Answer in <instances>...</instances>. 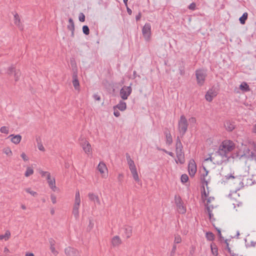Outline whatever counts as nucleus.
Segmentation results:
<instances>
[{
	"label": "nucleus",
	"mask_w": 256,
	"mask_h": 256,
	"mask_svg": "<svg viewBox=\"0 0 256 256\" xmlns=\"http://www.w3.org/2000/svg\"><path fill=\"white\" fill-rule=\"evenodd\" d=\"M180 150H178V154L176 152V154H177V156L178 158V160H180V159L182 158V156H180Z\"/></svg>",
	"instance_id": "680f3d73"
},
{
	"label": "nucleus",
	"mask_w": 256,
	"mask_h": 256,
	"mask_svg": "<svg viewBox=\"0 0 256 256\" xmlns=\"http://www.w3.org/2000/svg\"><path fill=\"white\" fill-rule=\"evenodd\" d=\"M49 243L50 244V246H54L55 245V240L52 238H50L48 240Z\"/></svg>",
	"instance_id": "09e8293b"
},
{
	"label": "nucleus",
	"mask_w": 256,
	"mask_h": 256,
	"mask_svg": "<svg viewBox=\"0 0 256 256\" xmlns=\"http://www.w3.org/2000/svg\"><path fill=\"white\" fill-rule=\"evenodd\" d=\"M48 184L50 188L54 192H56L57 189V188L56 186L55 178H52V179L50 180H48Z\"/></svg>",
	"instance_id": "4be33fe9"
},
{
	"label": "nucleus",
	"mask_w": 256,
	"mask_h": 256,
	"mask_svg": "<svg viewBox=\"0 0 256 256\" xmlns=\"http://www.w3.org/2000/svg\"><path fill=\"white\" fill-rule=\"evenodd\" d=\"M64 252L66 256H80L79 252L76 249L70 246L66 248Z\"/></svg>",
	"instance_id": "9b49d317"
},
{
	"label": "nucleus",
	"mask_w": 256,
	"mask_h": 256,
	"mask_svg": "<svg viewBox=\"0 0 256 256\" xmlns=\"http://www.w3.org/2000/svg\"><path fill=\"white\" fill-rule=\"evenodd\" d=\"M132 84L130 86H124L120 90V95L123 100H127L128 96L132 92V88L131 87Z\"/></svg>",
	"instance_id": "39448f33"
},
{
	"label": "nucleus",
	"mask_w": 256,
	"mask_h": 256,
	"mask_svg": "<svg viewBox=\"0 0 256 256\" xmlns=\"http://www.w3.org/2000/svg\"><path fill=\"white\" fill-rule=\"evenodd\" d=\"M182 239L180 235H176L174 237V243L176 244H179L181 242Z\"/></svg>",
	"instance_id": "ea45409f"
},
{
	"label": "nucleus",
	"mask_w": 256,
	"mask_h": 256,
	"mask_svg": "<svg viewBox=\"0 0 256 256\" xmlns=\"http://www.w3.org/2000/svg\"><path fill=\"white\" fill-rule=\"evenodd\" d=\"M188 126V123L186 118L184 115L181 116L178 121V129L182 136H184L186 134Z\"/></svg>",
	"instance_id": "f03ea898"
},
{
	"label": "nucleus",
	"mask_w": 256,
	"mask_h": 256,
	"mask_svg": "<svg viewBox=\"0 0 256 256\" xmlns=\"http://www.w3.org/2000/svg\"><path fill=\"white\" fill-rule=\"evenodd\" d=\"M142 35L146 41L150 40L151 36V26L149 23H146L142 28Z\"/></svg>",
	"instance_id": "0eeeda50"
},
{
	"label": "nucleus",
	"mask_w": 256,
	"mask_h": 256,
	"mask_svg": "<svg viewBox=\"0 0 256 256\" xmlns=\"http://www.w3.org/2000/svg\"><path fill=\"white\" fill-rule=\"evenodd\" d=\"M14 70H15V68L14 66H10L8 70V74H10L12 73V72H14Z\"/></svg>",
	"instance_id": "de8ad7c7"
},
{
	"label": "nucleus",
	"mask_w": 256,
	"mask_h": 256,
	"mask_svg": "<svg viewBox=\"0 0 256 256\" xmlns=\"http://www.w3.org/2000/svg\"><path fill=\"white\" fill-rule=\"evenodd\" d=\"M38 172L40 174L42 177H46L48 174L50 173L48 172H44L42 170H38Z\"/></svg>",
	"instance_id": "79ce46f5"
},
{
	"label": "nucleus",
	"mask_w": 256,
	"mask_h": 256,
	"mask_svg": "<svg viewBox=\"0 0 256 256\" xmlns=\"http://www.w3.org/2000/svg\"><path fill=\"white\" fill-rule=\"evenodd\" d=\"M122 236L126 238H130L132 234V227L128 225H126L122 228Z\"/></svg>",
	"instance_id": "6e6552de"
},
{
	"label": "nucleus",
	"mask_w": 256,
	"mask_h": 256,
	"mask_svg": "<svg viewBox=\"0 0 256 256\" xmlns=\"http://www.w3.org/2000/svg\"><path fill=\"white\" fill-rule=\"evenodd\" d=\"M217 94V92L214 89L212 88L206 92L205 98L208 102H211L213 98Z\"/></svg>",
	"instance_id": "f8f14e48"
},
{
	"label": "nucleus",
	"mask_w": 256,
	"mask_h": 256,
	"mask_svg": "<svg viewBox=\"0 0 256 256\" xmlns=\"http://www.w3.org/2000/svg\"><path fill=\"white\" fill-rule=\"evenodd\" d=\"M206 237L207 240L212 241L214 240V234L212 232H207L206 234Z\"/></svg>",
	"instance_id": "7c9ffc66"
},
{
	"label": "nucleus",
	"mask_w": 256,
	"mask_h": 256,
	"mask_svg": "<svg viewBox=\"0 0 256 256\" xmlns=\"http://www.w3.org/2000/svg\"><path fill=\"white\" fill-rule=\"evenodd\" d=\"M80 192L78 190H77L75 194V199H74V206L80 207Z\"/></svg>",
	"instance_id": "6ab92c4d"
},
{
	"label": "nucleus",
	"mask_w": 256,
	"mask_h": 256,
	"mask_svg": "<svg viewBox=\"0 0 256 256\" xmlns=\"http://www.w3.org/2000/svg\"><path fill=\"white\" fill-rule=\"evenodd\" d=\"M216 230L218 232V235L219 237L220 238H221L222 236V234H221V231H220V229L216 228Z\"/></svg>",
	"instance_id": "e2e57ef3"
},
{
	"label": "nucleus",
	"mask_w": 256,
	"mask_h": 256,
	"mask_svg": "<svg viewBox=\"0 0 256 256\" xmlns=\"http://www.w3.org/2000/svg\"><path fill=\"white\" fill-rule=\"evenodd\" d=\"M126 10H127L128 13L130 15L132 14V10L129 8H128V6H126Z\"/></svg>",
	"instance_id": "0e129e2a"
},
{
	"label": "nucleus",
	"mask_w": 256,
	"mask_h": 256,
	"mask_svg": "<svg viewBox=\"0 0 256 256\" xmlns=\"http://www.w3.org/2000/svg\"><path fill=\"white\" fill-rule=\"evenodd\" d=\"M72 84L76 90H78L80 86L78 80V79L77 72H74L72 75Z\"/></svg>",
	"instance_id": "2eb2a0df"
},
{
	"label": "nucleus",
	"mask_w": 256,
	"mask_h": 256,
	"mask_svg": "<svg viewBox=\"0 0 256 256\" xmlns=\"http://www.w3.org/2000/svg\"><path fill=\"white\" fill-rule=\"evenodd\" d=\"M113 108L114 110V116L116 117H118L120 116V112H119V111H118L117 110V108Z\"/></svg>",
	"instance_id": "8fccbe9b"
},
{
	"label": "nucleus",
	"mask_w": 256,
	"mask_h": 256,
	"mask_svg": "<svg viewBox=\"0 0 256 256\" xmlns=\"http://www.w3.org/2000/svg\"><path fill=\"white\" fill-rule=\"evenodd\" d=\"M21 157L22 158L23 160H26V156L24 153L23 152L21 154Z\"/></svg>",
	"instance_id": "bf43d9fd"
},
{
	"label": "nucleus",
	"mask_w": 256,
	"mask_h": 256,
	"mask_svg": "<svg viewBox=\"0 0 256 256\" xmlns=\"http://www.w3.org/2000/svg\"><path fill=\"white\" fill-rule=\"evenodd\" d=\"M114 108L118 109L120 111H124L126 108V104L124 101L120 100L118 104L114 106Z\"/></svg>",
	"instance_id": "a211bd4d"
},
{
	"label": "nucleus",
	"mask_w": 256,
	"mask_h": 256,
	"mask_svg": "<svg viewBox=\"0 0 256 256\" xmlns=\"http://www.w3.org/2000/svg\"><path fill=\"white\" fill-rule=\"evenodd\" d=\"M36 140H37V142H38L37 146H38V149L40 151H42V152L44 151V148L42 144V142H39L38 139Z\"/></svg>",
	"instance_id": "58836bf2"
},
{
	"label": "nucleus",
	"mask_w": 256,
	"mask_h": 256,
	"mask_svg": "<svg viewBox=\"0 0 256 256\" xmlns=\"http://www.w3.org/2000/svg\"><path fill=\"white\" fill-rule=\"evenodd\" d=\"M141 16H142L141 13H140V12H139L138 14L136 15V21H138L140 19Z\"/></svg>",
	"instance_id": "5fc2aeb1"
},
{
	"label": "nucleus",
	"mask_w": 256,
	"mask_h": 256,
	"mask_svg": "<svg viewBox=\"0 0 256 256\" xmlns=\"http://www.w3.org/2000/svg\"><path fill=\"white\" fill-rule=\"evenodd\" d=\"M68 28L71 31V36H74V24L72 18L68 19Z\"/></svg>",
	"instance_id": "dca6fc26"
},
{
	"label": "nucleus",
	"mask_w": 256,
	"mask_h": 256,
	"mask_svg": "<svg viewBox=\"0 0 256 256\" xmlns=\"http://www.w3.org/2000/svg\"><path fill=\"white\" fill-rule=\"evenodd\" d=\"M82 146L83 148V150L86 154H89L91 152V146L88 141L85 140L84 142H82Z\"/></svg>",
	"instance_id": "4468645a"
},
{
	"label": "nucleus",
	"mask_w": 256,
	"mask_h": 256,
	"mask_svg": "<svg viewBox=\"0 0 256 256\" xmlns=\"http://www.w3.org/2000/svg\"><path fill=\"white\" fill-rule=\"evenodd\" d=\"M182 144L181 143L180 140L178 136L176 138V152L178 154V150H180V156H182Z\"/></svg>",
	"instance_id": "aec40b11"
},
{
	"label": "nucleus",
	"mask_w": 256,
	"mask_h": 256,
	"mask_svg": "<svg viewBox=\"0 0 256 256\" xmlns=\"http://www.w3.org/2000/svg\"><path fill=\"white\" fill-rule=\"evenodd\" d=\"M50 198H51V200H52V203L54 204H55L56 202V196L54 194H52L50 195Z\"/></svg>",
	"instance_id": "a18cd8bd"
},
{
	"label": "nucleus",
	"mask_w": 256,
	"mask_h": 256,
	"mask_svg": "<svg viewBox=\"0 0 256 256\" xmlns=\"http://www.w3.org/2000/svg\"><path fill=\"white\" fill-rule=\"evenodd\" d=\"M88 196L90 200L92 201H96L98 203L100 204V200L98 196L94 194L93 193H89L88 194Z\"/></svg>",
	"instance_id": "a878e982"
},
{
	"label": "nucleus",
	"mask_w": 256,
	"mask_h": 256,
	"mask_svg": "<svg viewBox=\"0 0 256 256\" xmlns=\"http://www.w3.org/2000/svg\"><path fill=\"white\" fill-rule=\"evenodd\" d=\"M188 180V176L186 174H182L180 178L181 182L183 184L186 182Z\"/></svg>",
	"instance_id": "72a5a7b5"
},
{
	"label": "nucleus",
	"mask_w": 256,
	"mask_h": 256,
	"mask_svg": "<svg viewBox=\"0 0 256 256\" xmlns=\"http://www.w3.org/2000/svg\"><path fill=\"white\" fill-rule=\"evenodd\" d=\"M98 170L102 174V176L106 178L108 176V169L106 164L103 161H100L98 166Z\"/></svg>",
	"instance_id": "1a4fd4ad"
},
{
	"label": "nucleus",
	"mask_w": 256,
	"mask_h": 256,
	"mask_svg": "<svg viewBox=\"0 0 256 256\" xmlns=\"http://www.w3.org/2000/svg\"><path fill=\"white\" fill-rule=\"evenodd\" d=\"M207 210L208 212V215H209V217H210V218H212V216L213 215L212 212V211L210 210V208H208V207H207Z\"/></svg>",
	"instance_id": "4d7b16f0"
},
{
	"label": "nucleus",
	"mask_w": 256,
	"mask_h": 256,
	"mask_svg": "<svg viewBox=\"0 0 256 256\" xmlns=\"http://www.w3.org/2000/svg\"><path fill=\"white\" fill-rule=\"evenodd\" d=\"M225 242L226 244V250L228 251L230 254L232 255V256H234V254L232 252V250L229 246V244L227 242V240H226Z\"/></svg>",
	"instance_id": "a19ab883"
},
{
	"label": "nucleus",
	"mask_w": 256,
	"mask_h": 256,
	"mask_svg": "<svg viewBox=\"0 0 256 256\" xmlns=\"http://www.w3.org/2000/svg\"><path fill=\"white\" fill-rule=\"evenodd\" d=\"M176 244H174L173 245L171 253L174 254L176 252Z\"/></svg>",
	"instance_id": "6e6d98bb"
},
{
	"label": "nucleus",
	"mask_w": 256,
	"mask_h": 256,
	"mask_svg": "<svg viewBox=\"0 0 256 256\" xmlns=\"http://www.w3.org/2000/svg\"><path fill=\"white\" fill-rule=\"evenodd\" d=\"M128 164L129 166V168L132 174L133 178L136 182H139L140 178L138 173L137 168L135 164L134 163V161H128Z\"/></svg>",
	"instance_id": "423d86ee"
},
{
	"label": "nucleus",
	"mask_w": 256,
	"mask_h": 256,
	"mask_svg": "<svg viewBox=\"0 0 256 256\" xmlns=\"http://www.w3.org/2000/svg\"><path fill=\"white\" fill-rule=\"evenodd\" d=\"M180 74L181 76H184L185 73L184 65L183 62H182L180 66L179 67Z\"/></svg>",
	"instance_id": "473e14b6"
},
{
	"label": "nucleus",
	"mask_w": 256,
	"mask_h": 256,
	"mask_svg": "<svg viewBox=\"0 0 256 256\" xmlns=\"http://www.w3.org/2000/svg\"><path fill=\"white\" fill-rule=\"evenodd\" d=\"M225 126L226 129L228 131H232L234 128V124L230 123L229 122H226L225 124Z\"/></svg>",
	"instance_id": "2f4dec72"
},
{
	"label": "nucleus",
	"mask_w": 256,
	"mask_h": 256,
	"mask_svg": "<svg viewBox=\"0 0 256 256\" xmlns=\"http://www.w3.org/2000/svg\"><path fill=\"white\" fill-rule=\"evenodd\" d=\"M123 178H124L123 174H119L118 175V182H121L123 180Z\"/></svg>",
	"instance_id": "3c124183"
},
{
	"label": "nucleus",
	"mask_w": 256,
	"mask_h": 256,
	"mask_svg": "<svg viewBox=\"0 0 256 256\" xmlns=\"http://www.w3.org/2000/svg\"><path fill=\"white\" fill-rule=\"evenodd\" d=\"M225 178L226 180H230V178H234V176H232V174H228V175L226 176Z\"/></svg>",
	"instance_id": "864d4df0"
},
{
	"label": "nucleus",
	"mask_w": 256,
	"mask_h": 256,
	"mask_svg": "<svg viewBox=\"0 0 256 256\" xmlns=\"http://www.w3.org/2000/svg\"><path fill=\"white\" fill-rule=\"evenodd\" d=\"M210 248L212 254L214 255V256H218V248L215 244H211Z\"/></svg>",
	"instance_id": "5701e85b"
},
{
	"label": "nucleus",
	"mask_w": 256,
	"mask_h": 256,
	"mask_svg": "<svg viewBox=\"0 0 256 256\" xmlns=\"http://www.w3.org/2000/svg\"><path fill=\"white\" fill-rule=\"evenodd\" d=\"M26 256H34L33 253L27 252L26 254Z\"/></svg>",
	"instance_id": "338daca9"
},
{
	"label": "nucleus",
	"mask_w": 256,
	"mask_h": 256,
	"mask_svg": "<svg viewBox=\"0 0 256 256\" xmlns=\"http://www.w3.org/2000/svg\"><path fill=\"white\" fill-rule=\"evenodd\" d=\"M50 250L54 255L56 256L58 254V252L56 250L54 246H50Z\"/></svg>",
	"instance_id": "37998d69"
},
{
	"label": "nucleus",
	"mask_w": 256,
	"mask_h": 256,
	"mask_svg": "<svg viewBox=\"0 0 256 256\" xmlns=\"http://www.w3.org/2000/svg\"><path fill=\"white\" fill-rule=\"evenodd\" d=\"M79 208L80 207L73 206L72 213L76 220L79 218Z\"/></svg>",
	"instance_id": "bb28decb"
},
{
	"label": "nucleus",
	"mask_w": 256,
	"mask_h": 256,
	"mask_svg": "<svg viewBox=\"0 0 256 256\" xmlns=\"http://www.w3.org/2000/svg\"><path fill=\"white\" fill-rule=\"evenodd\" d=\"M82 32L86 35H88L90 34V29L88 26H82Z\"/></svg>",
	"instance_id": "4c0bfd02"
},
{
	"label": "nucleus",
	"mask_w": 256,
	"mask_h": 256,
	"mask_svg": "<svg viewBox=\"0 0 256 256\" xmlns=\"http://www.w3.org/2000/svg\"><path fill=\"white\" fill-rule=\"evenodd\" d=\"M122 243V240L118 236H114L111 240V244L113 247H118Z\"/></svg>",
	"instance_id": "ddd939ff"
},
{
	"label": "nucleus",
	"mask_w": 256,
	"mask_h": 256,
	"mask_svg": "<svg viewBox=\"0 0 256 256\" xmlns=\"http://www.w3.org/2000/svg\"><path fill=\"white\" fill-rule=\"evenodd\" d=\"M252 132L256 134V124L254 126V128L252 130Z\"/></svg>",
	"instance_id": "774afa93"
},
{
	"label": "nucleus",
	"mask_w": 256,
	"mask_h": 256,
	"mask_svg": "<svg viewBox=\"0 0 256 256\" xmlns=\"http://www.w3.org/2000/svg\"><path fill=\"white\" fill-rule=\"evenodd\" d=\"M25 190L26 192L30 194L32 196H36L38 195L37 192H34L33 190H32L30 188H26L25 189Z\"/></svg>",
	"instance_id": "f704fd0d"
},
{
	"label": "nucleus",
	"mask_w": 256,
	"mask_h": 256,
	"mask_svg": "<svg viewBox=\"0 0 256 256\" xmlns=\"http://www.w3.org/2000/svg\"><path fill=\"white\" fill-rule=\"evenodd\" d=\"M14 22L16 25L18 26L20 30H22L23 29V27L20 24V20L19 16L16 13L14 14Z\"/></svg>",
	"instance_id": "412c9836"
},
{
	"label": "nucleus",
	"mask_w": 256,
	"mask_h": 256,
	"mask_svg": "<svg viewBox=\"0 0 256 256\" xmlns=\"http://www.w3.org/2000/svg\"><path fill=\"white\" fill-rule=\"evenodd\" d=\"M166 137V143L168 145L170 146L172 142V138L170 132H165Z\"/></svg>",
	"instance_id": "393cba45"
},
{
	"label": "nucleus",
	"mask_w": 256,
	"mask_h": 256,
	"mask_svg": "<svg viewBox=\"0 0 256 256\" xmlns=\"http://www.w3.org/2000/svg\"><path fill=\"white\" fill-rule=\"evenodd\" d=\"M20 72L19 70H14V78L15 81L17 82L20 79Z\"/></svg>",
	"instance_id": "e433bc0d"
},
{
	"label": "nucleus",
	"mask_w": 256,
	"mask_h": 256,
	"mask_svg": "<svg viewBox=\"0 0 256 256\" xmlns=\"http://www.w3.org/2000/svg\"><path fill=\"white\" fill-rule=\"evenodd\" d=\"M195 73L198 84L202 86L204 84L206 76V72L204 70L200 69L196 70Z\"/></svg>",
	"instance_id": "7ed1b4c3"
},
{
	"label": "nucleus",
	"mask_w": 256,
	"mask_h": 256,
	"mask_svg": "<svg viewBox=\"0 0 256 256\" xmlns=\"http://www.w3.org/2000/svg\"><path fill=\"white\" fill-rule=\"evenodd\" d=\"M46 178L48 182V180H50L52 179V178H51L50 172L46 176Z\"/></svg>",
	"instance_id": "052dcab7"
},
{
	"label": "nucleus",
	"mask_w": 256,
	"mask_h": 256,
	"mask_svg": "<svg viewBox=\"0 0 256 256\" xmlns=\"http://www.w3.org/2000/svg\"><path fill=\"white\" fill-rule=\"evenodd\" d=\"M189 122L191 124H195L196 122V120L194 118H193V117L190 118H189Z\"/></svg>",
	"instance_id": "603ef678"
},
{
	"label": "nucleus",
	"mask_w": 256,
	"mask_h": 256,
	"mask_svg": "<svg viewBox=\"0 0 256 256\" xmlns=\"http://www.w3.org/2000/svg\"><path fill=\"white\" fill-rule=\"evenodd\" d=\"M247 18H248V14L246 12L244 13L242 15V16L239 19L240 22L242 24H244Z\"/></svg>",
	"instance_id": "c756f323"
},
{
	"label": "nucleus",
	"mask_w": 256,
	"mask_h": 256,
	"mask_svg": "<svg viewBox=\"0 0 256 256\" xmlns=\"http://www.w3.org/2000/svg\"><path fill=\"white\" fill-rule=\"evenodd\" d=\"M174 202L176 204L177 210L180 214H184L186 212V208L183 205V202L180 196L176 195L174 196Z\"/></svg>",
	"instance_id": "20e7f679"
},
{
	"label": "nucleus",
	"mask_w": 256,
	"mask_h": 256,
	"mask_svg": "<svg viewBox=\"0 0 256 256\" xmlns=\"http://www.w3.org/2000/svg\"><path fill=\"white\" fill-rule=\"evenodd\" d=\"M11 137V141L14 144H18L22 140V136L20 134L14 135L10 134L9 138Z\"/></svg>",
	"instance_id": "f3484780"
},
{
	"label": "nucleus",
	"mask_w": 256,
	"mask_h": 256,
	"mask_svg": "<svg viewBox=\"0 0 256 256\" xmlns=\"http://www.w3.org/2000/svg\"><path fill=\"white\" fill-rule=\"evenodd\" d=\"M0 132L3 134H8L9 133V130L8 127L3 126L0 128Z\"/></svg>",
	"instance_id": "c9c22d12"
},
{
	"label": "nucleus",
	"mask_w": 256,
	"mask_h": 256,
	"mask_svg": "<svg viewBox=\"0 0 256 256\" xmlns=\"http://www.w3.org/2000/svg\"><path fill=\"white\" fill-rule=\"evenodd\" d=\"M94 98L96 100H100V96L97 94H94Z\"/></svg>",
	"instance_id": "13d9d810"
},
{
	"label": "nucleus",
	"mask_w": 256,
	"mask_h": 256,
	"mask_svg": "<svg viewBox=\"0 0 256 256\" xmlns=\"http://www.w3.org/2000/svg\"><path fill=\"white\" fill-rule=\"evenodd\" d=\"M5 152L7 155H8L10 154H12L11 150L8 148L6 150Z\"/></svg>",
	"instance_id": "69168bd1"
},
{
	"label": "nucleus",
	"mask_w": 256,
	"mask_h": 256,
	"mask_svg": "<svg viewBox=\"0 0 256 256\" xmlns=\"http://www.w3.org/2000/svg\"><path fill=\"white\" fill-rule=\"evenodd\" d=\"M234 148L235 144L232 141L224 140L220 146L218 151L214 154H212L208 158L204 160H212L214 159L215 158L212 156L213 155H215L216 156H220L222 158H226V160H228L230 158H236L238 157V155L232 154V151Z\"/></svg>",
	"instance_id": "f257e3e1"
},
{
	"label": "nucleus",
	"mask_w": 256,
	"mask_h": 256,
	"mask_svg": "<svg viewBox=\"0 0 256 256\" xmlns=\"http://www.w3.org/2000/svg\"><path fill=\"white\" fill-rule=\"evenodd\" d=\"M188 174L191 177L194 176L197 171V166L196 164V161H190L188 165Z\"/></svg>",
	"instance_id": "9d476101"
},
{
	"label": "nucleus",
	"mask_w": 256,
	"mask_h": 256,
	"mask_svg": "<svg viewBox=\"0 0 256 256\" xmlns=\"http://www.w3.org/2000/svg\"><path fill=\"white\" fill-rule=\"evenodd\" d=\"M78 18L80 22H84L85 20V16L83 13H80Z\"/></svg>",
	"instance_id": "c03bdc74"
},
{
	"label": "nucleus",
	"mask_w": 256,
	"mask_h": 256,
	"mask_svg": "<svg viewBox=\"0 0 256 256\" xmlns=\"http://www.w3.org/2000/svg\"><path fill=\"white\" fill-rule=\"evenodd\" d=\"M34 174V170L31 167H28L24 173V176L28 177Z\"/></svg>",
	"instance_id": "c85d7f7f"
},
{
	"label": "nucleus",
	"mask_w": 256,
	"mask_h": 256,
	"mask_svg": "<svg viewBox=\"0 0 256 256\" xmlns=\"http://www.w3.org/2000/svg\"><path fill=\"white\" fill-rule=\"evenodd\" d=\"M196 4L194 2H192L188 6V8L191 10H194L196 8Z\"/></svg>",
	"instance_id": "49530a36"
},
{
	"label": "nucleus",
	"mask_w": 256,
	"mask_h": 256,
	"mask_svg": "<svg viewBox=\"0 0 256 256\" xmlns=\"http://www.w3.org/2000/svg\"><path fill=\"white\" fill-rule=\"evenodd\" d=\"M10 236V232L6 230L4 234L0 235V240H7L9 239Z\"/></svg>",
	"instance_id": "cd10ccee"
},
{
	"label": "nucleus",
	"mask_w": 256,
	"mask_h": 256,
	"mask_svg": "<svg viewBox=\"0 0 256 256\" xmlns=\"http://www.w3.org/2000/svg\"><path fill=\"white\" fill-rule=\"evenodd\" d=\"M240 88L244 92H248L250 90L248 85L246 82H242L240 84Z\"/></svg>",
	"instance_id": "b1692460"
}]
</instances>
